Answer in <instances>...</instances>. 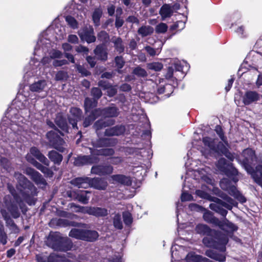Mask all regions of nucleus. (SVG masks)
I'll return each mask as SVG.
<instances>
[{
  "instance_id": "obj_1",
  "label": "nucleus",
  "mask_w": 262,
  "mask_h": 262,
  "mask_svg": "<svg viewBox=\"0 0 262 262\" xmlns=\"http://www.w3.org/2000/svg\"><path fill=\"white\" fill-rule=\"evenodd\" d=\"M7 187L9 192L13 196V199L10 195H7L4 198L3 202L0 205L1 213L4 219L6 221L10 218V216L5 208L8 210L14 219H17L20 216V213L15 202L19 205L22 210L23 209V200L16 193L15 188L9 184H8Z\"/></svg>"
},
{
  "instance_id": "obj_2",
  "label": "nucleus",
  "mask_w": 262,
  "mask_h": 262,
  "mask_svg": "<svg viewBox=\"0 0 262 262\" xmlns=\"http://www.w3.org/2000/svg\"><path fill=\"white\" fill-rule=\"evenodd\" d=\"M243 159L240 160L241 164L247 172L251 175L254 181L262 187V165H259L254 169L256 161L255 152L251 148L243 150Z\"/></svg>"
},
{
  "instance_id": "obj_3",
  "label": "nucleus",
  "mask_w": 262,
  "mask_h": 262,
  "mask_svg": "<svg viewBox=\"0 0 262 262\" xmlns=\"http://www.w3.org/2000/svg\"><path fill=\"white\" fill-rule=\"evenodd\" d=\"M15 177L17 180L20 188V194L28 205H34L36 200L34 196L37 195V189L34 185L24 175L15 173Z\"/></svg>"
},
{
  "instance_id": "obj_4",
  "label": "nucleus",
  "mask_w": 262,
  "mask_h": 262,
  "mask_svg": "<svg viewBox=\"0 0 262 262\" xmlns=\"http://www.w3.org/2000/svg\"><path fill=\"white\" fill-rule=\"evenodd\" d=\"M214 237L207 236L203 239V243L208 247H212L221 251L226 250V245L228 242L227 236L221 231H213Z\"/></svg>"
},
{
  "instance_id": "obj_5",
  "label": "nucleus",
  "mask_w": 262,
  "mask_h": 262,
  "mask_svg": "<svg viewBox=\"0 0 262 262\" xmlns=\"http://www.w3.org/2000/svg\"><path fill=\"white\" fill-rule=\"evenodd\" d=\"M58 130H51L46 134L49 145L60 152H63L66 148L65 141L58 135Z\"/></svg>"
},
{
  "instance_id": "obj_6",
  "label": "nucleus",
  "mask_w": 262,
  "mask_h": 262,
  "mask_svg": "<svg viewBox=\"0 0 262 262\" xmlns=\"http://www.w3.org/2000/svg\"><path fill=\"white\" fill-rule=\"evenodd\" d=\"M71 208H77V212H81L96 217H104L108 215V210L104 208L95 207H81L74 203L70 204Z\"/></svg>"
},
{
  "instance_id": "obj_7",
  "label": "nucleus",
  "mask_w": 262,
  "mask_h": 262,
  "mask_svg": "<svg viewBox=\"0 0 262 262\" xmlns=\"http://www.w3.org/2000/svg\"><path fill=\"white\" fill-rule=\"evenodd\" d=\"M220 187L223 190L228 191L229 194L234 196L241 203L246 202V199L237 190L236 187L231 184L228 179H223L220 181Z\"/></svg>"
},
{
  "instance_id": "obj_8",
  "label": "nucleus",
  "mask_w": 262,
  "mask_h": 262,
  "mask_svg": "<svg viewBox=\"0 0 262 262\" xmlns=\"http://www.w3.org/2000/svg\"><path fill=\"white\" fill-rule=\"evenodd\" d=\"M217 168L229 177L236 176L238 174L237 170L231 163H228L225 158H221L216 164Z\"/></svg>"
},
{
  "instance_id": "obj_9",
  "label": "nucleus",
  "mask_w": 262,
  "mask_h": 262,
  "mask_svg": "<svg viewBox=\"0 0 262 262\" xmlns=\"http://www.w3.org/2000/svg\"><path fill=\"white\" fill-rule=\"evenodd\" d=\"M61 242H62V237L60 233L57 232H51L46 241L48 246L57 251L61 247L60 246Z\"/></svg>"
},
{
  "instance_id": "obj_10",
  "label": "nucleus",
  "mask_w": 262,
  "mask_h": 262,
  "mask_svg": "<svg viewBox=\"0 0 262 262\" xmlns=\"http://www.w3.org/2000/svg\"><path fill=\"white\" fill-rule=\"evenodd\" d=\"M219 195L226 202L223 201L217 198H212V199H211V200L215 203L221 204L225 208L230 210L232 209L233 206L237 205V203L226 193L222 192Z\"/></svg>"
},
{
  "instance_id": "obj_11",
  "label": "nucleus",
  "mask_w": 262,
  "mask_h": 262,
  "mask_svg": "<svg viewBox=\"0 0 262 262\" xmlns=\"http://www.w3.org/2000/svg\"><path fill=\"white\" fill-rule=\"evenodd\" d=\"M47 82L45 80H38L29 85V90L35 94H43L44 97L47 94Z\"/></svg>"
},
{
  "instance_id": "obj_12",
  "label": "nucleus",
  "mask_w": 262,
  "mask_h": 262,
  "mask_svg": "<svg viewBox=\"0 0 262 262\" xmlns=\"http://www.w3.org/2000/svg\"><path fill=\"white\" fill-rule=\"evenodd\" d=\"M113 167L109 164H99L93 166L91 168V173L102 176L110 175L113 172Z\"/></svg>"
},
{
  "instance_id": "obj_13",
  "label": "nucleus",
  "mask_w": 262,
  "mask_h": 262,
  "mask_svg": "<svg viewBox=\"0 0 262 262\" xmlns=\"http://www.w3.org/2000/svg\"><path fill=\"white\" fill-rule=\"evenodd\" d=\"M119 114L118 108L114 105L105 107L103 109H96L94 111V114L104 117H115Z\"/></svg>"
},
{
  "instance_id": "obj_14",
  "label": "nucleus",
  "mask_w": 262,
  "mask_h": 262,
  "mask_svg": "<svg viewBox=\"0 0 262 262\" xmlns=\"http://www.w3.org/2000/svg\"><path fill=\"white\" fill-rule=\"evenodd\" d=\"M26 173L30 177V178L40 187H43L47 184L46 180L41 174L34 169L28 168L26 170Z\"/></svg>"
},
{
  "instance_id": "obj_15",
  "label": "nucleus",
  "mask_w": 262,
  "mask_h": 262,
  "mask_svg": "<svg viewBox=\"0 0 262 262\" xmlns=\"http://www.w3.org/2000/svg\"><path fill=\"white\" fill-rule=\"evenodd\" d=\"M217 226L222 230L226 232V234H224V235L227 236L228 239V236H231L232 233L237 230L238 228L236 225L229 222L226 217L223 221L220 220ZM223 234H224V233Z\"/></svg>"
},
{
  "instance_id": "obj_16",
  "label": "nucleus",
  "mask_w": 262,
  "mask_h": 262,
  "mask_svg": "<svg viewBox=\"0 0 262 262\" xmlns=\"http://www.w3.org/2000/svg\"><path fill=\"white\" fill-rule=\"evenodd\" d=\"M88 191H69L67 192L68 196L74 200H77L79 202L86 204L88 203L89 197L87 196V194L89 193Z\"/></svg>"
},
{
  "instance_id": "obj_17",
  "label": "nucleus",
  "mask_w": 262,
  "mask_h": 262,
  "mask_svg": "<svg viewBox=\"0 0 262 262\" xmlns=\"http://www.w3.org/2000/svg\"><path fill=\"white\" fill-rule=\"evenodd\" d=\"M78 34L81 40H85L88 43L94 42L96 40V37L94 35V30L91 26L84 27L79 31Z\"/></svg>"
},
{
  "instance_id": "obj_18",
  "label": "nucleus",
  "mask_w": 262,
  "mask_h": 262,
  "mask_svg": "<svg viewBox=\"0 0 262 262\" xmlns=\"http://www.w3.org/2000/svg\"><path fill=\"white\" fill-rule=\"evenodd\" d=\"M70 115L68 117L69 122L72 125L73 128L78 129L77 123L80 120L82 112L77 107H72L70 109Z\"/></svg>"
},
{
  "instance_id": "obj_19",
  "label": "nucleus",
  "mask_w": 262,
  "mask_h": 262,
  "mask_svg": "<svg viewBox=\"0 0 262 262\" xmlns=\"http://www.w3.org/2000/svg\"><path fill=\"white\" fill-rule=\"evenodd\" d=\"M107 186L106 181L99 178H90V187L98 190H105Z\"/></svg>"
},
{
  "instance_id": "obj_20",
  "label": "nucleus",
  "mask_w": 262,
  "mask_h": 262,
  "mask_svg": "<svg viewBox=\"0 0 262 262\" xmlns=\"http://www.w3.org/2000/svg\"><path fill=\"white\" fill-rule=\"evenodd\" d=\"M174 5L171 6L169 4H164L160 8L159 14L162 20L167 18L170 17L173 13Z\"/></svg>"
},
{
  "instance_id": "obj_21",
  "label": "nucleus",
  "mask_w": 262,
  "mask_h": 262,
  "mask_svg": "<svg viewBox=\"0 0 262 262\" xmlns=\"http://www.w3.org/2000/svg\"><path fill=\"white\" fill-rule=\"evenodd\" d=\"M110 181L114 184L119 183L127 186L130 185L132 184L130 178L122 174L113 175L111 177Z\"/></svg>"
},
{
  "instance_id": "obj_22",
  "label": "nucleus",
  "mask_w": 262,
  "mask_h": 262,
  "mask_svg": "<svg viewBox=\"0 0 262 262\" xmlns=\"http://www.w3.org/2000/svg\"><path fill=\"white\" fill-rule=\"evenodd\" d=\"M90 179L89 177H79L71 181V183L78 188H87L90 187Z\"/></svg>"
},
{
  "instance_id": "obj_23",
  "label": "nucleus",
  "mask_w": 262,
  "mask_h": 262,
  "mask_svg": "<svg viewBox=\"0 0 262 262\" xmlns=\"http://www.w3.org/2000/svg\"><path fill=\"white\" fill-rule=\"evenodd\" d=\"M125 126L122 125H116L105 130L104 135L106 136H119L125 132Z\"/></svg>"
},
{
  "instance_id": "obj_24",
  "label": "nucleus",
  "mask_w": 262,
  "mask_h": 262,
  "mask_svg": "<svg viewBox=\"0 0 262 262\" xmlns=\"http://www.w3.org/2000/svg\"><path fill=\"white\" fill-rule=\"evenodd\" d=\"M196 233L201 236L212 235V230L207 225L204 224H199L196 225L194 229Z\"/></svg>"
},
{
  "instance_id": "obj_25",
  "label": "nucleus",
  "mask_w": 262,
  "mask_h": 262,
  "mask_svg": "<svg viewBox=\"0 0 262 262\" xmlns=\"http://www.w3.org/2000/svg\"><path fill=\"white\" fill-rule=\"evenodd\" d=\"M30 154L35 157L40 162L44 164L45 165L48 166L50 164L49 161L47 158L42 155L40 150L36 147L31 148L30 150Z\"/></svg>"
},
{
  "instance_id": "obj_26",
  "label": "nucleus",
  "mask_w": 262,
  "mask_h": 262,
  "mask_svg": "<svg viewBox=\"0 0 262 262\" xmlns=\"http://www.w3.org/2000/svg\"><path fill=\"white\" fill-rule=\"evenodd\" d=\"M259 95L254 91H248L246 92L243 98V102L245 105H249L250 103L258 100Z\"/></svg>"
},
{
  "instance_id": "obj_27",
  "label": "nucleus",
  "mask_w": 262,
  "mask_h": 262,
  "mask_svg": "<svg viewBox=\"0 0 262 262\" xmlns=\"http://www.w3.org/2000/svg\"><path fill=\"white\" fill-rule=\"evenodd\" d=\"M94 160L91 156H79L75 159L74 164L77 166H81L85 164H92Z\"/></svg>"
},
{
  "instance_id": "obj_28",
  "label": "nucleus",
  "mask_w": 262,
  "mask_h": 262,
  "mask_svg": "<svg viewBox=\"0 0 262 262\" xmlns=\"http://www.w3.org/2000/svg\"><path fill=\"white\" fill-rule=\"evenodd\" d=\"M115 124V121L113 119H107L104 120L101 119L97 121L94 125V127L96 130L101 129L107 126H112Z\"/></svg>"
},
{
  "instance_id": "obj_29",
  "label": "nucleus",
  "mask_w": 262,
  "mask_h": 262,
  "mask_svg": "<svg viewBox=\"0 0 262 262\" xmlns=\"http://www.w3.org/2000/svg\"><path fill=\"white\" fill-rule=\"evenodd\" d=\"M94 53L99 59L104 61L107 60V52L102 46H97L94 50Z\"/></svg>"
},
{
  "instance_id": "obj_30",
  "label": "nucleus",
  "mask_w": 262,
  "mask_h": 262,
  "mask_svg": "<svg viewBox=\"0 0 262 262\" xmlns=\"http://www.w3.org/2000/svg\"><path fill=\"white\" fill-rule=\"evenodd\" d=\"M92 155H101L110 156L114 154L115 151L112 148H103L99 150L92 149L90 148Z\"/></svg>"
},
{
  "instance_id": "obj_31",
  "label": "nucleus",
  "mask_w": 262,
  "mask_h": 262,
  "mask_svg": "<svg viewBox=\"0 0 262 262\" xmlns=\"http://www.w3.org/2000/svg\"><path fill=\"white\" fill-rule=\"evenodd\" d=\"M92 144L95 148L109 146L111 145V140L107 138H99L93 140Z\"/></svg>"
},
{
  "instance_id": "obj_32",
  "label": "nucleus",
  "mask_w": 262,
  "mask_h": 262,
  "mask_svg": "<svg viewBox=\"0 0 262 262\" xmlns=\"http://www.w3.org/2000/svg\"><path fill=\"white\" fill-rule=\"evenodd\" d=\"M48 156L51 161L57 165L60 164L63 159L62 156L55 150L50 151Z\"/></svg>"
},
{
  "instance_id": "obj_33",
  "label": "nucleus",
  "mask_w": 262,
  "mask_h": 262,
  "mask_svg": "<svg viewBox=\"0 0 262 262\" xmlns=\"http://www.w3.org/2000/svg\"><path fill=\"white\" fill-rule=\"evenodd\" d=\"M115 50L118 53H121L124 51V46L122 39L120 37H114L112 39Z\"/></svg>"
},
{
  "instance_id": "obj_34",
  "label": "nucleus",
  "mask_w": 262,
  "mask_h": 262,
  "mask_svg": "<svg viewBox=\"0 0 262 262\" xmlns=\"http://www.w3.org/2000/svg\"><path fill=\"white\" fill-rule=\"evenodd\" d=\"M205 254L208 257L220 262H224L226 260V256L224 254L217 253L210 250H207Z\"/></svg>"
},
{
  "instance_id": "obj_35",
  "label": "nucleus",
  "mask_w": 262,
  "mask_h": 262,
  "mask_svg": "<svg viewBox=\"0 0 262 262\" xmlns=\"http://www.w3.org/2000/svg\"><path fill=\"white\" fill-rule=\"evenodd\" d=\"M203 219L207 223L213 224L217 226L220 223V220L214 217L212 213L210 211H206L203 214Z\"/></svg>"
},
{
  "instance_id": "obj_36",
  "label": "nucleus",
  "mask_w": 262,
  "mask_h": 262,
  "mask_svg": "<svg viewBox=\"0 0 262 262\" xmlns=\"http://www.w3.org/2000/svg\"><path fill=\"white\" fill-rule=\"evenodd\" d=\"M223 207L224 206H222L221 204L215 202L214 203L210 204L209 205V207L211 210L215 211L222 216L225 217L228 213V211L226 209H224Z\"/></svg>"
},
{
  "instance_id": "obj_37",
  "label": "nucleus",
  "mask_w": 262,
  "mask_h": 262,
  "mask_svg": "<svg viewBox=\"0 0 262 262\" xmlns=\"http://www.w3.org/2000/svg\"><path fill=\"white\" fill-rule=\"evenodd\" d=\"M84 236V241L88 242H94L98 237L97 232L93 230H85Z\"/></svg>"
},
{
  "instance_id": "obj_38",
  "label": "nucleus",
  "mask_w": 262,
  "mask_h": 262,
  "mask_svg": "<svg viewBox=\"0 0 262 262\" xmlns=\"http://www.w3.org/2000/svg\"><path fill=\"white\" fill-rule=\"evenodd\" d=\"M217 151H219L224 155H225L228 159L230 160L231 161H233L234 156V155L230 152L226 147L223 144V143L220 142L217 146Z\"/></svg>"
},
{
  "instance_id": "obj_39",
  "label": "nucleus",
  "mask_w": 262,
  "mask_h": 262,
  "mask_svg": "<svg viewBox=\"0 0 262 262\" xmlns=\"http://www.w3.org/2000/svg\"><path fill=\"white\" fill-rule=\"evenodd\" d=\"M60 248L58 251H68L71 250L73 247V243L71 240L68 237H62V242L60 245Z\"/></svg>"
},
{
  "instance_id": "obj_40",
  "label": "nucleus",
  "mask_w": 262,
  "mask_h": 262,
  "mask_svg": "<svg viewBox=\"0 0 262 262\" xmlns=\"http://www.w3.org/2000/svg\"><path fill=\"white\" fill-rule=\"evenodd\" d=\"M203 142L204 145L208 148L210 152L217 151V148H216L215 147L214 140L206 137L203 138Z\"/></svg>"
},
{
  "instance_id": "obj_41",
  "label": "nucleus",
  "mask_w": 262,
  "mask_h": 262,
  "mask_svg": "<svg viewBox=\"0 0 262 262\" xmlns=\"http://www.w3.org/2000/svg\"><path fill=\"white\" fill-rule=\"evenodd\" d=\"M84 229H72L70 232H69V235L70 237L84 241Z\"/></svg>"
},
{
  "instance_id": "obj_42",
  "label": "nucleus",
  "mask_w": 262,
  "mask_h": 262,
  "mask_svg": "<svg viewBox=\"0 0 262 262\" xmlns=\"http://www.w3.org/2000/svg\"><path fill=\"white\" fill-rule=\"evenodd\" d=\"M154 32V28L150 26H143L139 28L138 33L142 37H145L151 35Z\"/></svg>"
},
{
  "instance_id": "obj_43",
  "label": "nucleus",
  "mask_w": 262,
  "mask_h": 262,
  "mask_svg": "<svg viewBox=\"0 0 262 262\" xmlns=\"http://www.w3.org/2000/svg\"><path fill=\"white\" fill-rule=\"evenodd\" d=\"M97 101L94 99H92L90 98H86L84 100V108L86 112H89L91 108L95 107L97 105Z\"/></svg>"
},
{
  "instance_id": "obj_44",
  "label": "nucleus",
  "mask_w": 262,
  "mask_h": 262,
  "mask_svg": "<svg viewBox=\"0 0 262 262\" xmlns=\"http://www.w3.org/2000/svg\"><path fill=\"white\" fill-rule=\"evenodd\" d=\"M113 225L117 229H122L123 228V224L121 221V215L119 213L115 214L113 217Z\"/></svg>"
},
{
  "instance_id": "obj_45",
  "label": "nucleus",
  "mask_w": 262,
  "mask_h": 262,
  "mask_svg": "<svg viewBox=\"0 0 262 262\" xmlns=\"http://www.w3.org/2000/svg\"><path fill=\"white\" fill-rule=\"evenodd\" d=\"M48 262H71L70 260L59 256L55 254H51L48 259Z\"/></svg>"
},
{
  "instance_id": "obj_46",
  "label": "nucleus",
  "mask_w": 262,
  "mask_h": 262,
  "mask_svg": "<svg viewBox=\"0 0 262 262\" xmlns=\"http://www.w3.org/2000/svg\"><path fill=\"white\" fill-rule=\"evenodd\" d=\"M99 116L96 114H94V111H92L90 115L86 117L83 121V125L84 127H86L90 125L94 120H95Z\"/></svg>"
},
{
  "instance_id": "obj_47",
  "label": "nucleus",
  "mask_w": 262,
  "mask_h": 262,
  "mask_svg": "<svg viewBox=\"0 0 262 262\" xmlns=\"http://www.w3.org/2000/svg\"><path fill=\"white\" fill-rule=\"evenodd\" d=\"M102 15L101 11L99 9L95 10L93 13L92 18L93 20L95 26H99L100 25V18Z\"/></svg>"
},
{
  "instance_id": "obj_48",
  "label": "nucleus",
  "mask_w": 262,
  "mask_h": 262,
  "mask_svg": "<svg viewBox=\"0 0 262 262\" xmlns=\"http://www.w3.org/2000/svg\"><path fill=\"white\" fill-rule=\"evenodd\" d=\"M98 39L103 43L107 42L110 40V36L107 32L102 31L97 35Z\"/></svg>"
},
{
  "instance_id": "obj_49",
  "label": "nucleus",
  "mask_w": 262,
  "mask_h": 262,
  "mask_svg": "<svg viewBox=\"0 0 262 262\" xmlns=\"http://www.w3.org/2000/svg\"><path fill=\"white\" fill-rule=\"evenodd\" d=\"M123 219L125 224L127 226L131 225L133 222V217L131 213L128 211L123 212Z\"/></svg>"
},
{
  "instance_id": "obj_50",
  "label": "nucleus",
  "mask_w": 262,
  "mask_h": 262,
  "mask_svg": "<svg viewBox=\"0 0 262 262\" xmlns=\"http://www.w3.org/2000/svg\"><path fill=\"white\" fill-rule=\"evenodd\" d=\"M168 29L167 25L163 23H161L156 27L155 30L157 33H164Z\"/></svg>"
},
{
  "instance_id": "obj_51",
  "label": "nucleus",
  "mask_w": 262,
  "mask_h": 262,
  "mask_svg": "<svg viewBox=\"0 0 262 262\" xmlns=\"http://www.w3.org/2000/svg\"><path fill=\"white\" fill-rule=\"evenodd\" d=\"M149 69L155 71H160L163 68V64L160 62H152L147 65Z\"/></svg>"
},
{
  "instance_id": "obj_52",
  "label": "nucleus",
  "mask_w": 262,
  "mask_h": 262,
  "mask_svg": "<svg viewBox=\"0 0 262 262\" xmlns=\"http://www.w3.org/2000/svg\"><path fill=\"white\" fill-rule=\"evenodd\" d=\"M0 242L3 245L6 244L7 242V236L4 231L3 226L0 224Z\"/></svg>"
},
{
  "instance_id": "obj_53",
  "label": "nucleus",
  "mask_w": 262,
  "mask_h": 262,
  "mask_svg": "<svg viewBox=\"0 0 262 262\" xmlns=\"http://www.w3.org/2000/svg\"><path fill=\"white\" fill-rule=\"evenodd\" d=\"M200 258V255H196L193 253H189L186 257L187 262H198Z\"/></svg>"
},
{
  "instance_id": "obj_54",
  "label": "nucleus",
  "mask_w": 262,
  "mask_h": 262,
  "mask_svg": "<svg viewBox=\"0 0 262 262\" xmlns=\"http://www.w3.org/2000/svg\"><path fill=\"white\" fill-rule=\"evenodd\" d=\"M133 73L139 77H145L147 76V74L146 71L139 67L136 68L134 71Z\"/></svg>"
},
{
  "instance_id": "obj_55",
  "label": "nucleus",
  "mask_w": 262,
  "mask_h": 262,
  "mask_svg": "<svg viewBox=\"0 0 262 262\" xmlns=\"http://www.w3.org/2000/svg\"><path fill=\"white\" fill-rule=\"evenodd\" d=\"M91 94L94 97V99L97 101L101 97L102 94L100 89L93 88L91 90Z\"/></svg>"
},
{
  "instance_id": "obj_56",
  "label": "nucleus",
  "mask_w": 262,
  "mask_h": 262,
  "mask_svg": "<svg viewBox=\"0 0 262 262\" xmlns=\"http://www.w3.org/2000/svg\"><path fill=\"white\" fill-rule=\"evenodd\" d=\"M66 20L72 28L74 29L77 27V23L74 17L67 16L66 17Z\"/></svg>"
},
{
  "instance_id": "obj_57",
  "label": "nucleus",
  "mask_w": 262,
  "mask_h": 262,
  "mask_svg": "<svg viewBox=\"0 0 262 262\" xmlns=\"http://www.w3.org/2000/svg\"><path fill=\"white\" fill-rule=\"evenodd\" d=\"M115 64H116V66L118 68V69H121L123 68V67L124 66V61L123 60V58L122 56H116L115 58Z\"/></svg>"
},
{
  "instance_id": "obj_58",
  "label": "nucleus",
  "mask_w": 262,
  "mask_h": 262,
  "mask_svg": "<svg viewBox=\"0 0 262 262\" xmlns=\"http://www.w3.org/2000/svg\"><path fill=\"white\" fill-rule=\"evenodd\" d=\"M67 77V73L63 71H58L55 75V80L57 81L66 79Z\"/></svg>"
},
{
  "instance_id": "obj_59",
  "label": "nucleus",
  "mask_w": 262,
  "mask_h": 262,
  "mask_svg": "<svg viewBox=\"0 0 262 262\" xmlns=\"http://www.w3.org/2000/svg\"><path fill=\"white\" fill-rule=\"evenodd\" d=\"M76 68L79 73H81L83 76H87L91 74V73L89 71L79 64H77L76 66Z\"/></svg>"
},
{
  "instance_id": "obj_60",
  "label": "nucleus",
  "mask_w": 262,
  "mask_h": 262,
  "mask_svg": "<svg viewBox=\"0 0 262 262\" xmlns=\"http://www.w3.org/2000/svg\"><path fill=\"white\" fill-rule=\"evenodd\" d=\"M215 130L216 133L218 134V135L220 137L221 139L223 141H224L226 145H227V142L226 141V138L224 136V134H223V130H222V129L221 127V126H220L219 125H217L216 126V127H215Z\"/></svg>"
},
{
  "instance_id": "obj_61",
  "label": "nucleus",
  "mask_w": 262,
  "mask_h": 262,
  "mask_svg": "<svg viewBox=\"0 0 262 262\" xmlns=\"http://www.w3.org/2000/svg\"><path fill=\"white\" fill-rule=\"evenodd\" d=\"M195 194L202 198L208 199H210V198L212 199L207 193L201 190H196L195 191Z\"/></svg>"
},
{
  "instance_id": "obj_62",
  "label": "nucleus",
  "mask_w": 262,
  "mask_h": 262,
  "mask_svg": "<svg viewBox=\"0 0 262 262\" xmlns=\"http://www.w3.org/2000/svg\"><path fill=\"white\" fill-rule=\"evenodd\" d=\"M62 57L61 52L58 50H54L50 54V57L52 59L61 58Z\"/></svg>"
},
{
  "instance_id": "obj_63",
  "label": "nucleus",
  "mask_w": 262,
  "mask_h": 262,
  "mask_svg": "<svg viewBox=\"0 0 262 262\" xmlns=\"http://www.w3.org/2000/svg\"><path fill=\"white\" fill-rule=\"evenodd\" d=\"M76 52L78 53H83L84 54H87L89 52V49L85 47H84L81 45H79L77 46L75 48Z\"/></svg>"
},
{
  "instance_id": "obj_64",
  "label": "nucleus",
  "mask_w": 262,
  "mask_h": 262,
  "mask_svg": "<svg viewBox=\"0 0 262 262\" xmlns=\"http://www.w3.org/2000/svg\"><path fill=\"white\" fill-rule=\"evenodd\" d=\"M107 90V95L110 97L115 96L117 92V89L115 86H112V85H111Z\"/></svg>"
}]
</instances>
